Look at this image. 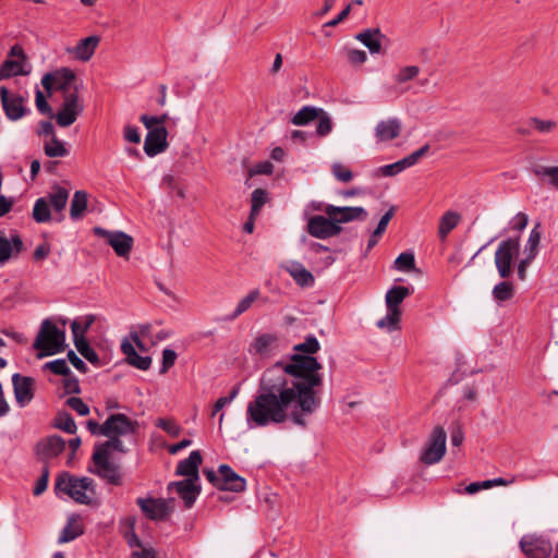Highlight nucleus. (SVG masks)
<instances>
[{
    "instance_id": "f257e3e1",
    "label": "nucleus",
    "mask_w": 558,
    "mask_h": 558,
    "mask_svg": "<svg viewBox=\"0 0 558 558\" xmlns=\"http://www.w3.org/2000/svg\"><path fill=\"white\" fill-rule=\"evenodd\" d=\"M314 361L303 365L294 361L286 366H271L260 378L256 395L247 402L245 423L248 429L264 428L292 421L304 426L305 416L314 413L320 403L317 393L319 379L308 374Z\"/></svg>"
},
{
    "instance_id": "f03ea898",
    "label": "nucleus",
    "mask_w": 558,
    "mask_h": 558,
    "mask_svg": "<svg viewBox=\"0 0 558 558\" xmlns=\"http://www.w3.org/2000/svg\"><path fill=\"white\" fill-rule=\"evenodd\" d=\"M69 201V192L64 187L56 186L45 197L38 198L33 208V218L38 223L48 222L51 220V209L60 215L57 219L61 221L63 219L62 211L64 210Z\"/></svg>"
},
{
    "instance_id": "7ed1b4c3",
    "label": "nucleus",
    "mask_w": 558,
    "mask_h": 558,
    "mask_svg": "<svg viewBox=\"0 0 558 558\" xmlns=\"http://www.w3.org/2000/svg\"><path fill=\"white\" fill-rule=\"evenodd\" d=\"M65 347V331L57 327L50 319H44L34 341V348L40 350L38 357L60 353Z\"/></svg>"
},
{
    "instance_id": "20e7f679",
    "label": "nucleus",
    "mask_w": 558,
    "mask_h": 558,
    "mask_svg": "<svg viewBox=\"0 0 558 558\" xmlns=\"http://www.w3.org/2000/svg\"><path fill=\"white\" fill-rule=\"evenodd\" d=\"M56 489L66 494L80 504L92 502L95 495L93 480L88 477H73L68 473L61 474L57 478Z\"/></svg>"
},
{
    "instance_id": "39448f33",
    "label": "nucleus",
    "mask_w": 558,
    "mask_h": 558,
    "mask_svg": "<svg viewBox=\"0 0 558 558\" xmlns=\"http://www.w3.org/2000/svg\"><path fill=\"white\" fill-rule=\"evenodd\" d=\"M320 349V344L316 337L307 336L305 341L293 347L294 353L287 361L277 362L274 366L286 367L292 364L294 361H298L299 364L303 365L304 361H314L316 366H313V371L308 374L316 376L319 379L317 384V388L323 384V376L320 374L322 364L317 361L316 357L313 356Z\"/></svg>"
},
{
    "instance_id": "423d86ee",
    "label": "nucleus",
    "mask_w": 558,
    "mask_h": 558,
    "mask_svg": "<svg viewBox=\"0 0 558 558\" xmlns=\"http://www.w3.org/2000/svg\"><path fill=\"white\" fill-rule=\"evenodd\" d=\"M520 246L519 238H509L498 244L494 262L500 278L508 279L512 275Z\"/></svg>"
},
{
    "instance_id": "0eeeda50",
    "label": "nucleus",
    "mask_w": 558,
    "mask_h": 558,
    "mask_svg": "<svg viewBox=\"0 0 558 558\" xmlns=\"http://www.w3.org/2000/svg\"><path fill=\"white\" fill-rule=\"evenodd\" d=\"M446 430L441 426L434 427L421 452V461L427 465L439 462L446 453Z\"/></svg>"
},
{
    "instance_id": "6e6552de",
    "label": "nucleus",
    "mask_w": 558,
    "mask_h": 558,
    "mask_svg": "<svg viewBox=\"0 0 558 558\" xmlns=\"http://www.w3.org/2000/svg\"><path fill=\"white\" fill-rule=\"evenodd\" d=\"M32 66L27 61L24 49L20 45H14L8 54L7 60L0 66V78H9L17 75H28Z\"/></svg>"
},
{
    "instance_id": "1a4fd4ad",
    "label": "nucleus",
    "mask_w": 558,
    "mask_h": 558,
    "mask_svg": "<svg viewBox=\"0 0 558 558\" xmlns=\"http://www.w3.org/2000/svg\"><path fill=\"white\" fill-rule=\"evenodd\" d=\"M83 111L84 104L80 99L77 88H75L73 92L64 94L62 106L56 114V121L59 126L68 128L76 121Z\"/></svg>"
},
{
    "instance_id": "9d476101",
    "label": "nucleus",
    "mask_w": 558,
    "mask_h": 558,
    "mask_svg": "<svg viewBox=\"0 0 558 558\" xmlns=\"http://www.w3.org/2000/svg\"><path fill=\"white\" fill-rule=\"evenodd\" d=\"M173 502L172 498L161 499V498H137L136 504L144 513L150 520L154 521H162L166 520L173 511Z\"/></svg>"
},
{
    "instance_id": "9b49d317",
    "label": "nucleus",
    "mask_w": 558,
    "mask_h": 558,
    "mask_svg": "<svg viewBox=\"0 0 558 558\" xmlns=\"http://www.w3.org/2000/svg\"><path fill=\"white\" fill-rule=\"evenodd\" d=\"M94 470L98 476L105 478L111 484H121V474L118 465L110 461V453L106 452L105 449H100L96 446L93 454Z\"/></svg>"
},
{
    "instance_id": "f8f14e48",
    "label": "nucleus",
    "mask_w": 558,
    "mask_h": 558,
    "mask_svg": "<svg viewBox=\"0 0 558 558\" xmlns=\"http://www.w3.org/2000/svg\"><path fill=\"white\" fill-rule=\"evenodd\" d=\"M520 548L527 558H548L553 551L551 542L535 533L522 536Z\"/></svg>"
},
{
    "instance_id": "ddd939ff",
    "label": "nucleus",
    "mask_w": 558,
    "mask_h": 558,
    "mask_svg": "<svg viewBox=\"0 0 558 558\" xmlns=\"http://www.w3.org/2000/svg\"><path fill=\"white\" fill-rule=\"evenodd\" d=\"M542 233L539 231V223H537L530 232L526 243L523 248V256L517 265V272L520 280H525L527 267L536 258L539 252V243Z\"/></svg>"
},
{
    "instance_id": "4468645a",
    "label": "nucleus",
    "mask_w": 558,
    "mask_h": 558,
    "mask_svg": "<svg viewBox=\"0 0 558 558\" xmlns=\"http://www.w3.org/2000/svg\"><path fill=\"white\" fill-rule=\"evenodd\" d=\"M95 234L104 238L120 257L128 258L133 247V238L122 231H108L100 227L94 229Z\"/></svg>"
},
{
    "instance_id": "2eb2a0df",
    "label": "nucleus",
    "mask_w": 558,
    "mask_h": 558,
    "mask_svg": "<svg viewBox=\"0 0 558 558\" xmlns=\"http://www.w3.org/2000/svg\"><path fill=\"white\" fill-rule=\"evenodd\" d=\"M326 216L332 219V222L336 226H340L341 223H348L355 220H365L367 217V211L360 206L349 207V206H333L327 205L324 208Z\"/></svg>"
},
{
    "instance_id": "dca6fc26",
    "label": "nucleus",
    "mask_w": 558,
    "mask_h": 558,
    "mask_svg": "<svg viewBox=\"0 0 558 558\" xmlns=\"http://www.w3.org/2000/svg\"><path fill=\"white\" fill-rule=\"evenodd\" d=\"M341 227L336 226L328 216H314L307 222L308 233L317 239H327L341 232Z\"/></svg>"
},
{
    "instance_id": "f3484780",
    "label": "nucleus",
    "mask_w": 558,
    "mask_h": 558,
    "mask_svg": "<svg viewBox=\"0 0 558 558\" xmlns=\"http://www.w3.org/2000/svg\"><path fill=\"white\" fill-rule=\"evenodd\" d=\"M99 44L100 37L97 35H92L80 39L75 46L68 47L65 51L72 57V59L76 61L88 62L95 54Z\"/></svg>"
},
{
    "instance_id": "a211bd4d",
    "label": "nucleus",
    "mask_w": 558,
    "mask_h": 558,
    "mask_svg": "<svg viewBox=\"0 0 558 558\" xmlns=\"http://www.w3.org/2000/svg\"><path fill=\"white\" fill-rule=\"evenodd\" d=\"M14 397L16 403L24 408L34 397V379L32 377L14 374L12 376Z\"/></svg>"
},
{
    "instance_id": "6ab92c4d",
    "label": "nucleus",
    "mask_w": 558,
    "mask_h": 558,
    "mask_svg": "<svg viewBox=\"0 0 558 558\" xmlns=\"http://www.w3.org/2000/svg\"><path fill=\"white\" fill-rule=\"evenodd\" d=\"M135 423L124 414H112L105 422L107 437H119L134 432Z\"/></svg>"
},
{
    "instance_id": "aec40b11",
    "label": "nucleus",
    "mask_w": 558,
    "mask_h": 558,
    "mask_svg": "<svg viewBox=\"0 0 558 558\" xmlns=\"http://www.w3.org/2000/svg\"><path fill=\"white\" fill-rule=\"evenodd\" d=\"M175 488L178 495L183 499L185 507L191 508L201 493L198 481L186 478L179 482H171L168 489Z\"/></svg>"
},
{
    "instance_id": "412c9836",
    "label": "nucleus",
    "mask_w": 558,
    "mask_h": 558,
    "mask_svg": "<svg viewBox=\"0 0 558 558\" xmlns=\"http://www.w3.org/2000/svg\"><path fill=\"white\" fill-rule=\"evenodd\" d=\"M167 136L168 132L165 126L148 131L144 143L145 153L148 156H156L162 153L168 146Z\"/></svg>"
},
{
    "instance_id": "4be33fe9",
    "label": "nucleus",
    "mask_w": 558,
    "mask_h": 558,
    "mask_svg": "<svg viewBox=\"0 0 558 558\" xmlns=\"http://www.w3.org/2000/svg\"><path fill=\"white\" fill-rule=\"evenodd\" d=\"M402 130L401 121L398 118H389L379 121L375 129L374 134L377 143H385L397 138Z\"/></svg>"
},
{
    "instance_id": "5701e85b",
    "label": "nucleus",
    "mask_w": 558,
    "mask_h": 558,
    "mask_svg": "<svg viewBox=\"0 0 558 558\" xmlns=\"http://www.w3.org/2000/svg\"><path fill=\"white\" fill-rule=\"evenodd\" d=\"M279 350V339L272 333L257 336L251 344V352L263 357L272 355Z\"/></svg>"
},
{
    "instance_id": "b1692460",
    "label": "nucleus",
    "mask_w": 558,
    "mask_h": 558,
    "mask_svg": "<svg viewBox=\"0 0 558 558\" xmlns=\"http://www.w3.org/2000/svg\"><path fill=\"white\" fill-rule=\"evenodd\" d=\"M0 96L2 100L3 109L11 120H17L24 116V100L20 96H14L9 93L5 87L0 88Z\"/></svg>"
},
{
    "instance_id": "393cba45",
    "label": "nucleus",
    "mask_w": 558,
    "mask_h": 558,
    "mask_svg": "<svg viewBox=\"0 0 558 558\" xmlns=\"http://www.w3.org/2000/svg\"><path fill=\"white\" fill-rule=\"evenodd\" d=\"M219 473L221 475V483L218 484V488L236 493L245 489V480L238 475L229 465L221 464Z\"/></svg>"
},
{
    "instance_id": "a878e982",
    "label": "nucleus",
    "mask_w": 558,
    "mask_h": 558,
    "mask_svg": "<svg viewBox=\"0 0 558 558\" xmlns=\"http://www.w3.org/2000/svg\"><path fill=\"white\" fill-rule=\"evenodd\" d=\"M202 463V456L198 450H194L190 453V456L180 461L177 466V475L186 476L187 478H193L194 481L199 480L198 468Z\"/></svg>"
},
{
    "instance_id": "bb28decb",
    "label": "nucleus",
    "mask_w": 558,
    "mask_h": 558,
    "mask_svg": "<svg viewBox=\"0 0 558 558\" xmlns=\"http://www.w3.org/2000/svg\"><path fill=\"white\" fill-rule=\"evenodd\" d=\"M385 38L379 28H367L355 35V39L362 43L371 53H379L381 51V43Z\"/></svg>"
},
{
    "instance_id": "cd10ccee",
    "label": "nucleus",
    "mask_w": 558,
    "mask_h": 558,
    "mask_svg": "<svg viewBox=\"0 0 558 558\" xmlns=\"http://www.w3.org/2000/svg\"><path fill=\"white\" fill-rule=\"evenodd\" d=\"M121 350L126 356V361L130 365L146 371L151 365V359L149 356H142L136 352L133 343L129 339H123L121 342Z\"/></svg>"
},
{
    "instance_id": "c85d7f7f",
    "label": "nucleus",
    "mask_w": 558,
    "mask_h": 558,
    "mask_svg": "<svg viewBox=\"0 0 558 558\" xmlns=\"http://www.w3.org/2000/svg\"><path fill=\"white\" fill-rule=\"evenodd\" d=\"M84 527L82 523V519L77 514H71L68 518L66 525L63 527L60 536L59 543H68L75 539L77 536L83 534Z\"/></svg>"
},
{
    "instance_id": "c756f323",
    "label": "nucleus",
    "mask_w": 558,
    "mask_h": 558,
    "mask_svg": "<svg viewBox=\"0 0 558 558\" xmlns=\"http://www.w3.org/2000/svg\"><path fill=\"white\" fill-rule=\"evenodd\" d=\"M284 269L290 274L294 281L302 287L312 286L314 282L313 275L298 262L288 263L284 266Z\"/></svg>"
},
{
    "instance_id": "7c9ffc66",
    "label": "nucleus",
    "mask_w": 558,
    "mask_h": 558,
    "mask_svg": "<svg viewBox=\"0 0 558 558\" xmlns=\"http://www.w3.org/2000/svg\"><path fill=\"white\" fill-rule=\"evenodd\" d=\"M411 293L410 289L407 287H392L386 293V306L387 310L390 311H400L399 305L403 302V300L409 296Z\"/></svg>"
},
{
    "instance_id": "2f4dec72",
    "label": "nucleus",
    "mask_w": 558,
    "mask_h": 558,
    "mask_svg": "<svg viewBox=\"0 0 558 558\" xmlns=\"http://www.w3.org/2000/svg\"><path fill=\"white\" fill-rule=\"evenodd\" d=\"M44 151L49 158H63L69 155L65 143L59 140L56 134L45 141Z\"/></svg>"
},
{
    "instance_id": "473e14b6",
    "label": "nucleus",
    "mask_w": 558,
    "mask_h": 558,
    "mask_svg": "<svg viewBox=\"0 0 558 558\" xmlns=\"http://www.w3.org/2000/svg\"><path fill=\"white\" fill-rule=\"evenodd\" d=\"M22 247V240L14 236L12 242L5 236L3 231H0V263L3 264L10 259L13 251L20 252Z\"/></svg>"
},
{
    "instance_id": "72a5a7b5",
    "label": "nucleus",
    "mask_w": 558,
    "mask_h": 558,
    "mask_svg": "<svg viewBox=\"0 0 558 558\" xmlns=\"http://www.w3.org/2000/svg\"><path fill=\"white\" fill-rule=\"evenodd\" d=\"M461 215L457 211L448 210L439 219L438 234L441 239L446 236L458 226Z\"/></svg>"
},
{
    "instance_id": "f704fd0d",
    "label": "nucleus",
    "mask_w": 558,
    "mask_h": 558,
    "mask_svg": "<svg viewBox=\"0 0 558 558\" xmlns=\"http://www.w3.org/2000/svg\"><path fill=\"white\" fill-rule=\"evenodd\" d=\"M87 193L85 191H76L70 205V216L73 220H78L83 217L87 208Z\"/></svg>"
},
{
    "instance_id": "c9c22d12",
    "label": "nucleus",
    "mask_w": 558,
    "mask_h": 558,
    "mask_svg": "<svg viewBox=\"0 0 558 558\" xmlns=\"http://www.w3.org/2000/svg\"><path fill=\"white\" fill-rule=\"evenodd\" d=\"M65 448V441L60 436H51L40 445L41 453L46 458H53L60 454Z\"/></svg>"
},
{
    "instance_id": "e433bc0d",
    "label": "nucleus",
    "mask_w": 558,
    "mask_h": 558,
    "mask_svg": "<svg viewBox=\"0 0 558 558\" xmlns=\"http://www.w3.org/2000/svg\"><path fill=\"white\" fill-rule=\"evenodd\" d=\"M534 174L558 191V166H537Z\"/></svg>"
},
{
    "instance_id": "4c0bfd02",
    "label": "nucleus",
    "mask_w": 558,
    "mask_h": 558,
    "mask_svg": "<svg viewBox=\"0 0 558 558\" xmlns=\"http://www.w3.org/2000/svg\"><path fill=\"white\" fill-rule=\"evenodd\" d=\"M260 296V292L258 289L251 290L245 296H243L236 304L234 311L232 312L230 318L235 319L241 316L243 313L248 311L253 303L258 300Z\"/></svg>"
},
{
    "instance_id": "58836bf2",
    "label": "nucleus",
    "mask_w": 558,
    "mask_h": 558,
    "mask_svg": "<svg viewBox=\"0 0 558 558\" xmlns=\"http://www.w3.org/2000/svg\"><path fill=\"white\" fill-rule=\"evenodd\" d=\"M320 113V109H317L312 106H304L301 110H299L292 118L291 122L294 125H306L310 122L317 119Z\"/></svg>"
},
{
    "instance_id": "ea45409f",
    "label": "nucleus",
    "mask_w": 558,
    "mask_h": 558,
    "mask_svg": "<svg viewBox=\"0 0 558 558\" xmlns=\"http://www.w3.org/2000/svg\"><path fill=\"white\" fill-rule=\"evenodd\" d=\"M401 311L387 310V314L377 322V327L386 331H395L400 328Z\"/></svg>"
},
{
    "instance_id": "a19ab883",
    "label": "nucleus",
    "mask_w": 558,
    "mask_h": 558,
    "mask_svg": "<svg viewBox=\"0 0 558 558\" xmlns=\"http://www.w3.org/2000/svg\"><path fill=\"white\" fill-rule=\"evenodd\" d=\"M75 80V73L68 68H62L54 72V85L57 89L63 90V93H70L68 90L69 85Z\"/></svg>"
},
{
    "instance_id": "79ce46f5",
    "label": "nucleus",
    "mask_w": 558,
    "mask_h": 558,
    "mask_svg": "<svg viewBox=\"0 0 558 558\" xmlns=\"http://www.w3.org/2000/svg\"><path fill=\"white\" fill-rule=\"evenodd\" d=\"M94 320V316L92 315L85 316L84 318L74 319L71 323L73 340L84 339L86 331L93 325Z\"/></svg>"
},
{
    "instance_id": "37998d69",
    "label": "nucleus",
    "mask_w": 558,
    "mask_h": 558,
    "mask_svg": "<svg viewBox=\"0 0 558 558\" xmlns=\"http://www.w3.org/2000/svg\"><path fill=\"white\" fill-rule=\"evenodd\" d=\"M514 294L513 284L508 281H501L493 289V296L496 301L502 302L510 300Z\"/></svg>"
},
{
    "instance_id": "c03bdc74",
    "label": "nucleus",
    "mask_w": 558,
    "mask_h": 558,
    "mask_svg": "<svg viewBox=\"0 0 558 558\" xmlns=\"http://www.w3.org/2000/svg\"><path fill=\"white\" fill-rule=\"evenodd\" d=\"M395 268L399 271H411L415 268L414 254L411 252L401 253L395 260Z\"/></svg>"
},
{
    "instance_id": "a18cd8bd",
    "label": "nucleus",
    "mask_w": 558,
    "mask_h": 558,
    "mask_svg": "<svg viewBox=\"0 0 558 558\" xmlns=\"http://www.w3.org/2000/svg\"><path fill=\"white\" fill-rule=\"evenodd\" d=\"M74 344L76 350L90 363H98V354L90 348L86 339H76L74 340Z\"/></svg>"
},
{
    "instance_id": "49530a36",
    "label": "nucleus",
    "mask_w": 558,
    "mask_h": 558,
    "mask_svg": "<svg viewBox=\"0 0 558 558\" xmlns=\"http://www.w3.org/2000/svg\"><path fill=\"white\" fill-rule=\"evenodd\" d=\"M420 73V68L416 65H408L401 68L395 75V82L398 84H404L414 80Z\"/></svg>"
},
{
    "instance_id": "de8ad7c7",
    "label": "nucleus",
    "mask_w": 558,
    "mask_h": 558,
    "mask_svg": "<svg viewBox=\"0 0 558 558\" xmlns=\"http://www.w3.org/2000/svg\"><path fill=\"white\" fill-rule=\"evenodd\" d=\"M530 125L533 130L542 134H548L556 130L557 122L554 120H543L539 118H532Z\"/></svg>"
},
{
    "instance_id": "09e8293b",
    "label": "nucleus",
    "mask_w": 558,
    "mask_h": 558,
    "mask_svg": "<svg viewBox=\"0 0 558 558\" xmlns=\"http://www.w3.org/2000/svg\"><path fill=\"white\" fill-rule=\"evenodd\" d=\"M267 201V194L262 189H256L252 193V209H251V217L255 218L258 214L260 208L264 206V204Z\"/></svg>"
},
{
    "instance_id": "8fccbe9b",
    "label": "nucleus",
    "mask_w": 558,
    "mask_h": 558,
    "mask_svg": "<svg viewBox=\"0 0 558 558\" xmlns=\"http://www.w3.org/2000/svg\"><path fill=\"white\" fill-rule=\"evenodd\" d=\"M56 426L68 434H75L77 428L72 416L66 413H61L58 415Z\"/></svg>"
},
{
    "instance_id": "3c124183",
    "label": "nucleus",
    "mask_w": 558,
    "mask_h": 558,
    "mask_svg": "<svg viewBox=\"0 0 558 558\" xmlns=\"http://www.w3.org/2000/svg\"><path fill=\"white\" fill-rule=\"evenodd\" d=\"M156 426L165 430L171 437H177L181 432V427L177 422L169 418H158L156 421Z\"/></svg>"
},
{
    "instance_id": "603ef678",
    "label": "nucleus",
    "mask_w": 558,
    "mask_h": 558,
    "mask_svg": "<svg viewBox=\"0 0 558 558\" xmlns=\"http://www.w3.org/2000/svg\"><path fill=\"white\" fill-rule=\"evenodd\" d=\"M317 118H318V124H317V129H316L317 135H319V136L328 135L332 130V122H331L330 117L320 109V113Z\"/></svg>"
},
{
    "instance_id": "864d4df0",
    "label": "nucleus",
    "mask_w": 558,
    "mask_h": 558,
    "mask_svg": "<svg viewBox=\"0 0 558 558\" xmlns=\"http://www.w3.org/2000/svg\"><path fill=\"white\" fill-rule=\"evenodd\" d=\"M333 177L340 182H350L353 178L351 170L340 162H335L331 166Z\"/></svg>"
},
{
    "instance_id": "5fc2aeb1",
    "label": "nucleus",
    "mask_w": 558,
    "mask_h": 558,
    "mask_svg": "<svg viewBox=\"0 0 558 558\" xmlns=\"http://www.w3.org/2000/svg\"><path fill=\"white\" fill-rule=\"evenodd\" d=\"M428 150H429V145H424L423 147L413 151L409 156L400 159L404 169L414 166L423 156H425L427 154Z\"/></svg>"
},
{
    "instance_id": "6e6d98bb",
    "label": "nucleus",
    "mask_w": 558,
    "mask_h": 558,
    "mask_svg": "<svg viewBox=\"0 0 558 558\" xmlns=\"http://www.w3.org/2000/svg\"><path fill=\"white\" fill-rule=\"evenodd\" d=\"M428 150H429V145H424L423 147L413 151L409 156L400 159L404 169L414 166L423 156H425L427 154Z\"/></svg>"
},
{
    "instance_id": "4d7b16f0",
    "label": "nucleus",
    "mask_w": 558,
    "mask_h": 558,
    "mask_svg": "<svg viewBox=\"0 0 558 558\" xmlns=\"http://www.w3.org/2000/svg\"><path fill=\"white\" fill-rule=\"evenodd\" d=\"M45 368L50 369L52 373L57 375H63L68 376L70 374V368L68 367V364L65 360L59 359L54 361H50L45 364Z\"/></svg>"
},
{
    "instance_id": "13d9d810",
    "label": "nucleus",
    "mask_w": 558,
    "mask_h": 558,
    "mask_svg": "<svg viewBox=\"0 0 558 558\" xmlns=\"http://www.w3.org/2000/svg\"><path fill=\"white\" fill-rule=\"evenodd\" d=\"M66 404L82 416L89 413L88 405L81 398L71 397L66 400Z\"/></svg>"
},
{
    "instance_id": "bf43d9fd",
    "label": "nucleus",
    "mask_w": 558,
    "mask_h": 558,
    "mask_svg": "<svg viewBox=\"0 0 558 558\" xmlns=\"http://www.w3.org/2000/svg\"><path fill=\"white\" fill-rule=\"evenodd\" d=\"M123 137L125 141L133 144H138L141 142V134L135 125H125L123 129Z\"/></svg>"
},
{
    "instance_id": "052dcab7",
    "label": "nucleus",
    "mask_w": 558,
    "mask_h": 558,
    "mask_svg": "<svg viewBox=\"0 0 558 558\" xmlns=\"http://www.w3.org/2000/svg\"><path fill=\"white\" fill-rule=\"evenodd\" d=\"M177 353L171 349L162 351V365L160 372L165 374L175 362Z\"/></svg>"
},
{
    "instance_id": "680f3d73",
    "label": "nucleus",
    "mask_w": 558,
    "mask_h": 558,
    "mask_svg": "<svg viewBox=\"0 0 558 558\" xmlns=\"http://www.w3.org/2000/svg\"><path fill=\"white\" fill-rule=\"evenodd\" d=\"M529 223V217L524 213H518L510 221L512 230L522 231Z\"/></svg>"
},
{
    "instance_id": "e2e57ef3",
    "label": "nucleus",
    "mask_w": 558,
    "mask_h": 558,
    "mask_svg": "<svg viewBox=\"0 0 558 558\" xmlns=\"http://www.w3.org/2000/svg\"><path fill=\"white\" fill-rule=\"evenodd\" d=\"M403 170H405V169H404L401 160H398L397 162H393L390 165L383 166L379 169L380 173L385 177L396 175V174L402 172Z\"/></svg>"
},
{
    "instance_id": "0e129e2a",
    "label": "nucleus",
    "mask_w": 558,
    "mask_h": 558,
    "mask_svg": "<svg viewBox=\"0 0 558 558\" xmlns=\"http://www.w3.org/2000/svg\"><path fill=\"white\" fill-rule=\"evenodd\" d=\"M347 58L352 64H363L367 60V54L364 50L350 49L347 52Z\"/></svg>"
},
{
    "instance_id": "69168bd1",
    "label": "nucleus",
    "mask_w": 558,
    "mask_h": 558,
    "mask_svg": "<svg viewBox=\"0 0 558 558\" xmlns=\"http://www.w3.org/2000/svg\"><path fill=\"white\" fill-rule=\"evenodd\" d=\"M110 439L98 445L100 449H105L106 452L110 453L112 450L123 451L122 441L119 437H109Z\"/></svg>"
},
{
    "instance_id": "338daca9",
    "label": "nucleus",
    "mask_w": 558,
    "mask_h": 558,
    "mask_svg": "<svg viewBox=\"0 0 558 558\" xmlns=\"http://www.w3.org/2000/svg\"><path fill=\"white\" fill-rule=\"evenodd\" d=\"M48 476H49L48 470H45L43 475L38 478L35 487H34L33 493L35 496L41 495L47 489Z\"/></svg>"
},
{
    "instance_id": "774afa93",
    "label": "nucleus",
    "mask_w": 558,
    "mask_h": 558,
    "mask_svg": "<svg viewBox=\"0 0 558 558\" xmlns=\"http://www.w3.org/2000/svg\"><path fill=\"white\" fill-rule=\"evenodd\" d=\"M140 120L148 131L162 126L156 116L142 114Z\"/></svg>"
}]
</instances>
